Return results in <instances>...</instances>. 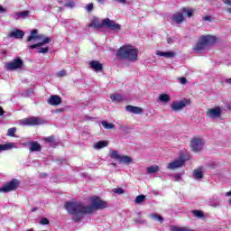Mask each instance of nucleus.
<instances>
[{
    "instance_id": "nucleus-35",
    "label": "nucleus",
    "mask_w": 231,
    "mask_h": 231,
    "mask_svg": "<svg viewBox=\"0 0 231 231\" xmlns=\"http://www.w3.org/2000/svg\"><path fill=\"white\" fill-rule=\"evenodd\" d=\"M17 132V128L13 127V128H9L7 131V136H15V133Z\"/></svg>"
},
{
    "instance_id": "nucleus-18",
    "label": "nucleus",
    "mask_w": 231,
    "mask_h": 231,
    "mask_svg": "<svg viewBox=\"0 0 231 231\" xmlns=\"http://www.w3.org/2000/svg\"><path fill=\"white\" fill-rule=\"evenodd\" d=\"M25 145H29V151L31 152H40L41 151V144L37 142H28L25 143Z\"/></svg>"
},
{
    "instance_id": "nucleus-49",
    "label": "nucleus",
    "mask_w": 231,
    "mask_h": 231,
    "mask_svg": "<svg viewBox=\"0 0 231 231\" xmlns=\"http://www.w3.org/2000/svg\"><path fill=\"white\" fill-rule=\"evenodd\" d=\"M5 115V110H3V107L0 106V116H3Z\"/></svg>"
},
{
    "instance_id": "nucleus-39",
    "label": "nucleus",
    "mask_w": 231,
    "mask_h": 231,
    "mask_svg": "<svg viewBox=\"0 0 231 231\" xmlns=\"http://www.w3.org/2000/svg\"><path fill=\"white\" fill-rule=\"evenodd\" d=\"M66 8H75V2H67L65 3Z\"/></svg>"
},
{
    "instance_id": "nucleus-2",
    "label": "nucleus",
    "mask_w": 231,
    "mask_h": 231,
    "mask_svg": "<svg viewBox=\"0 0 231 231\" xmlns=\"http://www.w3.org/2000/svg\"><path fill=\"white\" fill-rule=\"evenodd\" d=\"M117 57L120 59H125L130 62H134L138 60V50L131 45H124L118 49L116 52Z\"/></svg>"
},
{
    "instance_id": "nucleus-23",
    "label": "nucleus",
    "mask_w": 231,
    "mask_h": 231,
    "mask_svg": "<svg viewBox=\"0 0 231 231\" xmlns=\"http://www.w3.org/2000/svg\"><path fill=\"white\" fill-rule=\"evenodd\" d=\"M90 68H92V69H94L95 71H102L103 69V66L99 61L97 60H92L89 63Z\"/></svg>"
},
{
    "instance_id": "nucleus-37",
    "label": "nucleus",
    "mask_w": 231,
    "mask_h": 231,
    "mask_svg": "<svg viewBox=\"0 0 231 231\" xmlns=\"http://www.w3.org/2000/svg\"><path fill=\"white\" fill-rule=\"evenodd\" d=\"M113 192L115 193V194H124V192H125V190H124V189H122V188H116V189H113Z\"/></svg>"
},
{
    "instance_id": "nucleus-31",
    "label": "nucleus",
    "mask_w": 231,
    "mask_h": 231,
    "mask_svg": "<svg viewBox=\"0 0 231 231\" xmlns=\"http://www.w3.org/2000/svg\"><path fill=\"white\" fill-rule=\"evenodd\" d=\"M182 14H186L187 17H190L191 15L194 14V9H190V8H187V7H184L182 8Z\"/></svg>"
},
{
    "instance_id": "nucleus-29",
    "label": "nucleus",
    "mask_w": 231,
    "mask_h": 231,
    "mask_svg": "<svg viewBox=\"0 0 231 231\" xmlns=\"http://www.w3.org/2000/svg\"><path fill=\"white\" fill-rule=\"evenodd\" d=\"M221 203L220 200H218L217 199H214V198H211L208 199V205L210 207H219V204Z\"/></svg>"
},
{
    "instance_id": "nucleus-15",
    "label": "nucleus",
    "mask_w": 231,
    "mask_h": 231,
    "mask_svg": "<svg viewBox=\"0 0 231 231\" xmlns=\"http://www.w3.org/2000/svg\"><path fill=\"white\" fill-rule=\"evenodd\" d=\"M102 26H105L104 20L100 21V19L97 17H94L88 24L89 28H102Z\"/></svg>"
},
{
    "instance_id": "nucleus-41",
    "label": "nucleus",
    "mask_w": 231,
    "mask_h": 231,
    "mask_svg": "<svg viewBox=\"0 0 231 231\" xmlns=\"http://www.w3.org/2000/svg\"><path fill=\"white\" fill-rule=\"evenodd\" d=\"M40 224L41 225H50V220H48V218H46V217L42 218L40 221Z\"/></svg>"
},
{
    "instance_id": "nucleus-44",
    "label": "nucleus",
    "mask_w": 231,
    "mask_h": 231,
    "mask_svg": "<svg viewBox=\"0 0 231 231\" xmlns=\"http://www.w3.org/2000/svg\"><path fill=\"white\" fill-rule=\"evenodd\" d=\"M45 142H49L50 143L55 142V138L53 136H49L45 138Z\"/></svg>"
},
{
    "instance_id": "nucleus-7",
    "label": "nucleus",
    "mask_w": 231,
    "mask_h": 231,
    "mask_svg": "<svg viewBox=\"0 0 231 231\" xmlns=\"http://www.w3.org/2000/svg\"><path fill=\"white\" fill-rule=\"evenodd\" d=\"M190 105V99L182 98L180 100L172 101L171 107V111L178 113L179 111H183L187 106Z\"/></svg>"
},
{
    "instance_id": "nucleus-28",
    "label": "nucleus",
    "mask_w": 231,
    "mask_h": 231,
    "mask_svg": "<svg viewBox=\"0 0 231 231\" xmlns=\"http://www.w3.org/2000/svg\"><path fill=\"white\" fill-rule=\"evenodd\" d=\"M159 171H160V166H157V165L149 166L146 169L147 174H156V172H159Z\"/></svg>"
},
{
    "instance_id": "nucleus-20",
    "label": "nucleus",
    "mask_w": 231,
    "mask_h": 231,
    "mask_svg": "<svg viewBox=\"0 0 231 231\" xmlns=\"http://www.w3.org/2000/svg\"><path fill=\"white\" fill-rule=\"evenodd\" d=\"M172 23L175 24H181L182 21H185V17L183 16V13H176L173 14L171 18Z\"/></svg>"
},
{
    "instance_id": "nucleus-38",
    "label": "nucleus",
    "mask_w": 231,
    "mask_h": 231,
    "mask_svg": "<svg viewBox=\"0 0 231 231\" xmlns=\"http://www.w3.org/2000/svg\"><path fill=\"white\" fill-rule=\"evenodd\" d=\"M50 51V48L48 47H42L39 49L38 53H48Z\"/></svg>"
},
{
    "instance_id": "nucleus-46",
    "label": "nucleus",
    "mask_w": 231,
    "mask_h": 231,
    "mask_svg": "<svg viewBox=\"0 0 231 231\" xmlns=\"http://www.w3.org/2000/svg\"><path fill=\"white\" fill-rule=\"evenodd\" d=\"M203 20H204V21L211 22V21H212V18H211L210 16L207 15V16H204V17H203Z\"/></svg>"
},
{
    "instance_id": "nucleus-13",
    "label": "nucleus",
    "mask_w": 231,
    "mask_h": 231,
    "mask_svg": "<svg viewBox=\"0 0 231 231\" xmlns=\"http://www.w3.org/2000/svg\"><path fill=\"white\" fill-rule=\"evenodd\" d=\"M19 187V180L17 179H14L10 182H7L1 189V192H12V190H15Z\"/></svg>"
},
{
    "instance_id": "nucleus-11",
    "label": "nucleus",
    "mask_w": 231,
    "mask_h": 231,
    "mask_svg": "<svg viewBox=\"0 0 231 231\" xmlns=\"http://www.w3.org/2000/svg\"><path fill=\"white\" fill-rule=\"evenodd\" d=\"M183 165H185V159L180 156L179 159H176L173 162L168 163L166 169L169 171H176V169H181Z\"/></svg>"
},
{
    "instance_id": "nucleus-54",
    "label": "nucleus",
    "mask_w": 231,
    "mask_h": 231,
    "mask_svg": "<svg viewBox=\"0 0 231 231\" xmlns=\"http://www.w3.org/2000/svg\"><path fill=\"white\" fill-rule=\"evenodd\" d=\"M136 221V223H145V220H142V221H140V220H135Z\"/></svg>"
},
{
    "instance_id": "nucleus-26",
    "label": "nucleus",
    "mask_w": 231,
    "mask_h": 231,
    "mask_svg": "<svg viewBox=\"0 0 231 231\" xmlns=\"http://www.w3.org/2000/svg\"><path fill=\"white\" fill-rule=\"evenodd\" d=\"M156 55H158L159 57H165V59H171L174 57V52L172 51L163 52V51H157Z\"/></svg>"
},
{
    "instance_id": "nucleus-17",
    "label": "nucleus",
    "mask_w": 231,
    "mask_h": 231,
    "mask_svg": "<svg viewBox=\"0 0 231 231\" xmlns=\"http://www.w3.org/2000/svg\"><path fill=\"white\" fill-rule=\"evenodd\" d=\"M9 37L14 39H23L24 37V32L19 29H14L10 33Z\"/></svg>"
},
{
    "instance_id": "nucleus-24",
    "label": "nucleus",
    "mask_w": 231,
    "mask_h": 231,
    "mask_svg": "<svg viewBox=\"0 0 231 231\" xmlns=\"http://www.w3.org/2000/svg\"><path fill=\"white\" fill-rule=\"evenodd\" d=\"M10 149H15V143H8L5 144H0V152H3V151H10Z\"/></svg>"
},
{
    "instance_id": "nucleus-40",
    "label": "nucleus",
    "mask_w": 231,
    "mask_h": 231,
    "mask_svg": "<svg viewBox=\"0 0 231 231\" xmlns=\"http://www.w3.org/2000/svg\"><path fill=\"white\" fill-rule=\"evenodd\" d=\"M66 75H67V72L64 69L60 70L59 72H57V77H66Z\"/></svg>"
},
{
    "instance_id": "nucleus-12",
    "label": "nucleus",
    "mask_w": 231,
    "mask_h": 231,
    "mask_svg": "<svg viewBox=\"0 0 231 231\" xmlns=\"http://www.w3.org/2000/svg\"><path fill=\"white\" fill-rule=\"evenodd\" d=\"M103 24H105V26H106V28H108L109 30H112V32H120V30H122V25L116 23V22L109 18L104 19Z\"/></svg>"
},
{
    "instance_id": "nucleus-55",
    "label": "nucleus",
    "mask_w": 231,
    "mask_h": 231,
    "mask_svg": "<svg viewBox=\"0 0 231 231\" xmlns=\"http://www.w3.org/2000/svg\"><path fill=\"white\" fill-rule=\"evenodd\" d=\"M113 167H116V163L113 162L112 163Z\"/></svg>"
},
{
    "instance_id": "nucleus-57",
    "label": "nucleus",
    "mask_w": 231,
    "mask_h": 231,
    "mask_svg": "<svg viewBox=\"0 0 231 231\" xmlns=\"http://www.w3.org/2000/svg\"><path fill=\"white\" fill-rule=\"evenodd\" d=\"M123 129H129L128 127H124Z\"/></svg>"
},
{
    "instance_id": "nucleus-32",
    "label": "nucleus",
    "mask_w": 231,
    "mask_h": 231,
    "mask_svg": "<svg viewBox=\"0 0 231 231\" xmlns=\"http://www.w3.org/2000/svg\"><path fill=\"white\" fill-rule=\"evenodd\" d=\"M101 125L105 129H115V125L113 123H107L106 121H102Z\"/></svg>"
},
{
    "instance_id": "nucleus-25",
    "label": "nucleus",
    "mask_w": 231,
    "mask_h": 231,
    "mask_svg": "<svg viewBox=\"0 0 231 231\" xmlns=\"http://www.w3.org/2000/svg\"><path fill=\"white\" fill-rule=\"evenodd\" d=\"M159 102H162V104H167L169 102H171V96H169L168 94H160L159 97H158Z\"/></svg>"
},
{
    "instance_id": "nucleus-53",
    "label": "nucleus",
    "mask_w": 231,
    "mask_h": 231,
    "mask_svg": "<svg viewBox=\"0 0 231 231\" xmlns=\"http://www.w3.org/2000/svg\"><path fill=\"white\" fill-rule=\"evenodd\" d=\"M226 12H227V14H230V15H231V8H227Z\"/></svg>"
},
{
    "instance_id": "nucleus-6",
    "label": "nucleus",
    "mask_w": 231,
    "mask_h": 231,
    "mask_svg": "<svg viewBox=\"0 0 231 231\" xmlns=\"http://www.w3.org/2000/svg\"><path fill=\"white\" fill-rule=\"evenodd\" d=\"M109 157L111 160H116L119 163H125V165H129V163H133V158L128 155H121L120 152L116 150H110Z\"/></svg>"
},
{
    "instance_id": "nucleus-45",
    "label": "nucleus",
    "mask_w": 231,
    "mask_h": 231,
    "mask_svg": "<svg viewBox=\"0 0 231 231\" xmlns=\"http://www.w3.org/2000/svg\"><path fill=\"white\" fill-rule=\"evenodd\" d=\"M174 178H175V181H181V175L177 174L174 176Z\"/></svg>"
},
{
    "instance_id": "nucleus-33",
    "label": "nucleus",
    "mask_w": 231,
    "mask_h": 231,
    "mask_svg": "<svg viewBox=\"0 0 231 231\" xmlns=\"http://www.w3.org/2000/svg\"><path fill=\"white\" fill-rule=\"evenodd\" d=\"M171 231H192L190 228L189 227H178L176 226H171Z\"/></svg>"
},
{
    "instance_id": "nucleus-21",
    "label": "nucleus",
    "mask_w": 231,
    "mask_h": 231,
    "mask_svg": "<svg viewBox=\"0 0 231 231\" xmlns=\"http://www.w3.org/2000/svg\"><path fill=\"white\" fill-rule=\"evenodd\" d=\"M109 145L108 141H98L94 143L93 147L96 151H100V149H104Z\"/></svg>"
},
{
    "instance_id": "nucleus-42",
    "label": "nucleus",
    "mask_w": 231,
    "mask_h": 231,
    "mask_svg": "<svg viewBox=\"0 0 231 231\" xmlns=\"http://www.w3.org/2000/svg\"><path fill=\"white\" fill-rule=\"evenodd\" d=\"M86 10H87V12H92L93 11V3L87 5Z\"/></svg>"
},
{
    "instance_id": "nucleus-10",
    "label": "nucleus",
    "mask_w": 231,
    "mask_h": 231,
    "mask_svg": "<svg viewBox=\"0 0 231 231\" xmlns=\"http://www.w3.org/2000/svg\"><path fill=\"white\" fill-rule=\"evenodd\" d=\"M21 125H41L44 121L39 117L32 116L20 121Z\"/></svg>"
},
{
    "instance_id": "nucleus-14",
    "label": "nucleus",
    "mask_w": 231,
    "mask_h": 231,
    "mask_svg": "<svg viewBox=\"0 0 231 231\" xmlns=\"http://www.w3.org/2000/svg\"><path fill=\"white\" fill-rule=\"evenodd\" d=\"M125 110L128 113H133L134 115H142L143 113V109L140 106H133L131 105H128L125 106Z\"/></svg>"
},
{
    "instance_id": "nucleus-5",
    "label": "nucleus",
    "mask_w": 231,
    "mask_h": 231,
    "mask_svg": "<svg viewBox=\"0 0 231 231\" xmlns=\"http://www.w3.org/2000/svg\"><path fill=\"white\" fill-rule=\"evenodd\" d=\"M189 147L193 152H201L205 149V139L199 135L191 138Z\"/></svg>"
},
{
    "instance_id": "nucleus-9",
    "label": "nucleus",
    "mask_w": 231,
    "mask_h": 231,
    "mask_svg": "<svg viewBox=\"0 0 231 231\" xmlns=\"http://www.w3.org/2000/svg\"><path fill=\"white\" fill-rule=\"evenodd\" d=\"M222 113H223V108L217 106L213 108L208 109L206 113V116L208 118H210L211 120H216L219 118V116H221Z\"/></svg>"
},
{
    "instance_id": "nucleus-1",
    "label": "nucleus",
    "mask_w": 231,
    "mask_h": 231,
    "mask_svg": "<svg viewBox=\"0 0 231 231\" xmlns=\"http://www.w3.org/2000/svg\"><path fill=\"white\" fill-rule=\"evenodd\" d=\"M90 205H84L82 202H67L65 205L67 212L71 214L73 221H80L86 214H93L95 210L107 208V202L99 197L93 196L89 199Z\"/></svg>"
},
{
    "instance_id": "nucleus-27",
    "label": "nucleus",
    "mask_w": 231,
    "mask_h": 231,
    "mask_svg": "<svg viewBox=\"0 0 231 231\" xmlns=\"http://www.w3.org/2000/svg\"><path fill=\"white\" fill-rule=\"evenodd\" d=\"M193 178H195V180H201V178H203V167L194 170Z\"/></svg>"
},
{
    "instance_id": "nucleus-51",
    "label": "nucleus",
    "mask_w": 231,
    "mask_h": 231,
    "mask_svg": "<svg viewBox=\"0 0 231 231\" xmlns=\"http://www.w3.org/2000/svg\"><path fill=\"white\" fill-rule=\"evenodd\" d=\"M226 84H231V78L226 79Z\"/></svg>"
},
{
    "instance_id": "nucleus-34",
    "label": "nucleus",
    "mask_w": 231,
    "mask_h": 231,
    "mask_svg": "<svg viewBox=\"0 0 231 231\" xmlns=\"http://www.w3.org/2000/svg\"><path fill=\"white\" fill-rule=\"evenodd\" d=\"M145 201V195H139L135 198L134 203L139 205V203H143Z\"/></svg>"
},
{
    "instance_id": "nucleus-22",
    "label": "nucleus",
    "mask_w": 231,
    "mask_h": 231,
    "mask_svg": "<svg viewBox=\"0 0 231 231\" xmlns=\"http://www.w3.org/2000/svg\"><path fill=\"white\" fill-rule=\"evenodd\" d=\"M110 98L115 104H120V102H124V96L121 94H111Z\"/></svg>"
},
{
    "instance_id": "nucleus-19",
    "label": "nucleus",
    "mask_w": 231,
    "mask_h": 231,
    "mask_svg": "<svg viewBox=\"0 0 231 231\" xmlns=\"http://www.w3.org/2000/svg\"><path fill=\"white\" fill-rule=\"evenodd\" d=\"M29 15H30V11H23V12L14 14V19H15V21H21V19H28Z\"/></svg>"
},
{
    "instance_id": "nucleus-3",
    "label": "nucleus",
    "mask_w": 231,
    "mask_h": 231,
    "mask_svg": "<svg viewBox=\"0 0 231 231\" xmlns=\"http://www.w3.org/2000/svg\"><path fill=\"white\" fill-rule=\"evenodd\" d=\"M32 41H39L38 43L30 45L31 50H35V48H40V46H44L51 42V38L44 36V34H39V31L34 29L31 32L30 36L27 38V42H32Z\"/></svg>"
},
{
    "instance_id": "nucleus-47",
    "label": "nucleus",
    "mask_w": 231,
    "mask_h": 231,
    "mask_svg": "<svg viewBox=\"0 0 231 231\" xmlns=\"http://www.w3.org/2000/svg\"><path fill=\"white\" fill-rule=\"evenodd\" d=\"M116 1L117 3H120L121 5H125L126 0H114Z\"/></svg>"
},
{
    "instance_id": "nucleus-52",
    "label": "nucleus",
    "mask_w": 231,
    "mask_h": 231,
    "mask_svg": "<svg viewBox=\"0 0 231 231\" xmlns=\"http://www.w3.org/2000/svg\"><path fill=\"white\" fill-rule=\"evenodd\" d=\"M226 196L230 197L231 196V190L226 193Z\"/></svg>"
},
{
    "instance_id": "nucleus-56",
    "label": "nucleus",
    "mask_w": 231,
    "mask_h": 231,
    "mask_svg": "<svg viewBox=\"0 0 231 231\" xmlns=\"http://www.w3.org/2000/svg\"><path fill=\"white\" fill-rule=\"evenodd\" d=\"M167 41H168V43L171 44V39H168Z\"/></svg>"
},
{
    "instance_id": "nucleus-36",
    "label": "nucleus",
    "mask_w": 231,
    "mask_h": 231,
    "mask_svg": "<svg viewBox=\"0 0 231 231\" xmlns=\"http://www.w3.org/2000/svg\"><path fill=\"white\" fill-rule=\"evenodd\" d=\"M192 214L195 217H199V218H201L203 217V212L202 211H199V210H193L192 211Z\"/></svg>"
},
{
    "instance_id": "nucleus-50",
    "label": "nucleus",
    "mask_w": 231,
    "mask_h": 231,
    "mask_svg": "<svg viewBox=\"0 0 231 231\" xmlns=\"http://www.w3.org/2000/svg\"><path fill=\"white\" fill-rule=\"evenodd\" d=\"M97 3H100V5H104V3H106V0H97Z\"/></svg>"
},
{
    "instance_id": "nucleus-16",
    "label": "nucleus",
    "mask_w": 231,
    "mask_h": 231,
    "mask_svg": "<svg viewBox=\"0 0 231 231\" xmlns=\"http://www.w3.org/2000/svg\"><path fill=\"white\" fill-rule=\"evenodd\" d=\"M47 102L50 106H59L62 102V99L58 95H52Z\"/></svg>"
},
{
    "instance_id": "nucleus-30",
    "label": "nucleus",
    "mask_w": 231,
    "mask_h": 231,
    "mask_svg": "<svg viewBox=\"0 0 231 231\" xmlns=\"http://www.w3.org/2000/svg\"><path fill=\"white\" fill-rule=\"evenodd\" d=\"M150 219H152L153 221H160L161 223H163V217L161 215H156L154 213L151 214L149 216Z\"/></svg>"
},
{
    "instance_id": "nucleus-58",
    "label": "nucleus",
    "mask_w": 231,
    "mask_h": 231,
    "mask_svg": "<svg viewBox=\"0 0 231 231\" xmlns=\"http://www.w3.org/2000/svg\"><path fill=\"white\" fill-rule=\"evenodd\" d=\"M229 204L231 205V199H229Z\"/></svg>"
},
{
    "instance_id": "nucleus-8",
    "label": "nucleus",
    "mask_w": 231,
    "mask_h": 231,
    "mask_svg": "<svg viewBox=\"0 0 231 231\" xmlns=\"http://www.w3.org/2000/svg\"><path fill=\"white\" fill-rule=\"evenodd\" d=\"M23 66H24V61L21 58H16L6 63L5 68L7 71H15V69H23Z\"/></svg>"
},
{
    "instance_id": "nucleus-43",
    "label": "nucleus",
    "mask_w": 231,
    "mask_h": 231,
    "mask_svg": "<svg viewBox=\"0 0 231 231\" xmlns=\"http://www.w3.org/2000/svg\"><path fill=\"white\" fill-rule=\"evenodd\" d=\"M179 82H180V84H182L183 86H185V84H187V79L186 78H179Z\"/></svg>"
},
{
    "instance_id": "nucleus-4",
    "label": "nucleus",
    "mask_w": 231,
    "mask_h": 231,
    "mask_svg": "<svg viewBox=\"0 0 231 231\" xmlns=\"http://www.w3.org/2000/svg\"><path fill=\"white\" fill-rule=\"evenodd\" d=\"M216 43V38L212 35H202L199 37V42L193 47L194 51L196 53H201V51H205L208 46H212V44Z\"/></svg>"
},
{
    "instance_id": "nucleus-48",
    "label": "nucleus",
    "mask_w": 231,
    "mask_h": 231,
    "mask_svg": "<svg viewBox=\"0 0 231 231\" xmlns=\"http://www.w3.org/2000/svg\"><path fill=\"white\" fill-rule=\"evenodd\" d=\"M5 12H6V9H5V7L0 5V14H5Z\"/></svg>"
}]
</instances>
